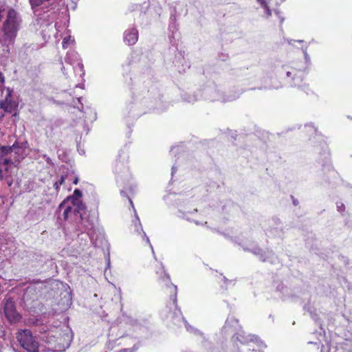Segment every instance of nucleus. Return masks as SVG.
Listing matches in <instances>:
<instances>
[{
  "label": "nucleus",
  "instance_id": "f257e3e1",
  "mask_svg": "<svg viewBox=\"0 0 352 352\" xmlns=\"http://www.w3.org/2000/svg\"><path fill=\"white\" fill-rule=\"evenodd\" d=\"M82 194L78 189H75L73 195L67 197L59 205L58 210L59 214L58 219L64 221L72 219L73 216L78 217L80 220L78 222V226L82 231L87 232L90 240L94 245H97V241L101 233L96 228L93 220L87 217L85 204L83 203Z\"/></svg>",
  "mask_w": 352,
  "mask_h": 352
},
{
  "label": "nucleus",
  "instance_id": "f03ea898",
  "mask_svg": "<svg viewBox=\"0 0 352 352\" xmlns=\"http://www.w3.org/2000/svg\"><path fill=\"white\" fill-rule=\"evenodd\" d=\"M156 273L159 275L160 278L163 282H164V283L167 286L170 287V288L171 289V292L173 293V304L174 305L175 309L173 311L169 312V314L166 316V318H170L175 324L178 325V326H180L182 323H184L186 328V330L188 331H189L190 333H194L195 335H201V332L198 329L191 327L187 322V321L183 317L181 310L177 308V306L176 304L177 303V296H176L177 286L170 283V276L164 271V266L161 265L160 271H157Z\"/></svg>",
  "mask_w": 352,
  "mask_h": 352
},
{
  "label": "nucleus",
  "instance_id": "7ed1b4c3",
  "mask_svg": "<svg viewBox=\"0 0 352 352\" xmlns=\"http://www.w3.org/2000/svg\"><path fill=\"white\" fill-rule=\"evenodd\" d=\"M0 155L4 157L2 162L16 166L25 156V147L23 144L15 142L12 146H3L0 148Z\"/></svg>",
  "mask_w": 352,
  "mask_h": 352
},
{
  "label": "nucleus",
  "instance_id": "20e7f679",
  "mask_svg": "<svg viewBox=\"0 0 352 352\" xmlns=\"http://www.w3.org/2000/svg\"><path fill=\"white\" fill-rule=\"evenodd\" d=\"M292 63V65L285 66L283 67L286 76L291 79V86L298 87L306 91L309 90V86L302 83L303 77L305 74L306 67L302 63Z\"/></svg>",
  "mask_w": 352,
  "mask_h": 352
},
{
  "label": "nucleus",
  "instance_id": "39448f33",
  "mask_svg": "<svg viewBox=\"0 0 352 352\" xmlns=\"http://www.w3.org/2000/svg\"><path fill=\"white\" fill-rule=\"evenodd\" d=\"M16 338L21 347L28 352L45 351L43 346H40L36 337L29 329L20 330L16 334Z\"/></svg>",
  "mask_w": 352,
  "mask_h": 352
},
{
  "label": "nucleus",
  "instance_id": "423d86ee",
  "mask_svg": "<svg viewBox=\"0 0 352 352\" xmlns=\"http://www.w3.org/2000/svg\"><path fill=\"white\" fill-rule=\"evenodd\" d=\"M19 18L15 10L10 9L7 13V19L3 24V31L6 39L12 41L19 29Z\"/></svg>",
  "mask_w": 352,
  "mask_h": 352
},
{
  "label": "nucleus",
  "instance_id": "0eeeda50",
  "mask_svg": "<svg viewBox=\"0 0 352 352\" xmlns=\"http://www.w3.org/2000/svg\"><path fill=\"white\" fill-rule=\"evenodd\" d=\"M243 92V91L242 89H239L234 95H229L227 96L226 98H221L220 92L217 89V87L212 85L204 88L203 94L206 98V100L211 101L220 100L221 102H230L239 98Z\"/></svg>",
  "mask_w": 352,
  "mask_h": 352
},
{
  "label": "nucleus",
  "instance_id": "6e6552de",
  "mask_svg": "<svg viewBox=\"0 0 352 352\" xmlns=\"http://www.w3.org/2000/svg\"><path fill=\"white\" fill-rule=\"evenodd\" d=\"M321 352H352V340L345 339L338 342L331 340L325 344H322Z\"/></svg>",
  "mask_w": 352,
  "mask_h": 352
},
{
  "label": "nucleus",
  "instance_id": "1a4fd4ad",
  "mask_svg": "<svg viewBox=\"0 0 352 352\" xmlns=\"http://www.w3.org/2000/svg\"><path fill=\"white\" fill-rule=\"evenodd\" d=\"M65 60L66 63L73 66L76 76L79 75L80 78L82 80L83 76L85 75V71L82 63L79 58L78 54L74 51H69L67 53Z\"/></svg>",
  "mask_w": 352,
  "mask_h": 352
},
{
  "label": "nucleus",
  "instance_id": "9d476101",
  "mask_svg": "<svg viewBox=\"0 0 352 352\" xmlns=\"http://www.w3.org/2000/svg\"><path fill=\"white\" fill-rule=\"evenodd\" d=\"M63 342H62V338H56L54 339H52L51 340H48V347L47 352H54L56 351H62L65 348H67L69 345V342L72 340V336L69 333H65L63 336Z\"/></svg>",
  "mask_w": 352,
  "mask_h": 352
},
{
  "label": "nucleus",
  "instance_id": "9b49d317",
  "mask_svg": "<svg viewBox=\"0 0 352 352\" xmlns=\"http://www.w3.org/2000/svg\"><path fill=\"white\" fill-rule=\"evenodd\" d=\"M12 98V91L10 89H7L5 100L0 101V107L5 112L12 113L13 116H15L16 114L18 103Z\"/></svg>",
  "mask_w": 352,
  "mask_h": 352
},
{
  "label": "nucleus",
  "instance_id": "f8f14e48",
  "mask_svg": "<svg viewBox=\"0 0 352 352\" xmlns=\"http://www.w3.org/2000/svg\"><path fill=\"white\" fill-rule=\"evenodd\" d=\"M129 200L130 204L133 207L134 212H135V219H133L132 221V226L133 227L135 232L138 234H142L143 239H144L146 241V242L148 244H149V245L151 248L153 254H155L154 250H153V248L150 242V240H149L148 237L146 236V233L143 231L142 226L140 223V219L137 214V212H136L135 209L134 208L133 203L131 199H129Z\"/></svg>",
  "mask_w": 352,
  "mask_h": 352
},
{
  "label": "nucleus",
  "instance_id": "ddd939ff",
  "mask_svg": "<svg viewBox=\"0 0 352 352\" xmlns=\"http://www.w3.org/2000/svg\"><path fill=\"white\" fill-rule=\"evenodd\" d=\"M4 313L7 319L12 323L17 322L21 319L20 314L16 311L12 301H7L4 306Z\"/></svg>",
  "mask_w": 352,
  "mask_h": 352
},
{
  "label": "nucleus",
  "instance_id": "4468645a",
  "mask_svg": "<svg viewBox=\"0 0 352 352\" xmlns=\"http://www.w3.org/2000/svg\"><path fill=\"white\" fill-rule=\"evenodd\" d=\"M0 167V179L5 180L6 184L10 186L13 183V179L12 177V174L13 173V170L16 169V166H14L12 164H8L3 163Z\"/></svg>",
  "mask_w": 352,
  "mask_h": 352
},
{
  "label": "nucleus",
  "instance_id": "2eb2a0df",
  "mask_svg": "<svg viewBox=\"0 0 352 352\" xmlns=\"http://www.w3.org/2000/svg\"><path fill=\"white\" fill-rule=\"evenodd\" d=\"M236 339L239 340L242 344H246L249 341L250 342H260V346L265 347V344L261 340H259L258 338L255 335H248L245 336V332L243 330H239V331L236 335Z\"/></svg>",
  "mask_w": 352,
  "mask_h": 352
},
{
  "label": "nucleus",
  "instance_id": "dca6fc26",
  "mask_svg": "<svg viewBox=\"0 0 352 352\" xmlns=\"http://www.w3.org/2000/svg\"><path fill=\"white\" fill-rule=\"evenodd\" d=\"M245 250L251 251L254 254L257 256L258 258L263 261H269L273 262L274 254L270 251H267L263 252V250L258 247H254L252 249L250 250L248 248H244Z\"/></svg>",
  "mask_w": 352,
  "mask_h": 352
},
{
  "label": "nucleus",
  "instance_id": "f3484780",
  "mask_svg": "<svg viewBox=\"0 0 352 352\" xmlns=\"http://www.w3.org/2000/svg\"><path fill=\"white\" fill-rule=\"evenodd\" d=\"M138 32L136 28H131L124 33V41L129 45H133L138 41Z\"/></svg>",
  "mask_w": 352,
  "mask_h": 352
},
{
  "label": "nucleus",
  "instance_id": "a211bd4d",
  "mask_svg": "<svg viewBox=\"0 0 352 352\" xmlns=\"http://www.w3.org/2000/svg\"><path fill=\"white\" fill-rule=\"evenodd\" d=\"M168 30L170 32V34L169 36L170 42L173 43L176 40H177L179 37V34L177 32V24L176 23V17L173 14H171L170 17V24L168 26Z\"/></svg>",
  "mask_w": 352,
  "mask_h": 352
},
{
  "label": "nucleus",
  "instance_id": "6ab92c4d",
  "mask_svg": "<svg viewBox=\"0 0 352 352\" xmlns=\"http://www.w3.org/2000/svg\"><path fill=\"white\" fill-rule=\"evenodd\" d=\"M256 2L264 10L263 17L269 19L272 16V10L269 7L270 0H256Z\"/></svg>",
  "mask_w": 352,
  "mask_h": 352
},
{
  "label": "nucleus",
  "instance_id": "aec40b11",
  "mask_svg": "<svg viewBox=\"0 0 352 352\" xmlns=\"http://www.w3.org/2000/svg\"><path fill=\"white\" fill-rule=\"evenodd\" d=\"M176 205L177 207H179V209H178V214H177V216L180 218H183V219H186L187 221H192L189 217H188V214H192V212H191L190 210H186V208H184L182 203L179 202V203H176Z\"/></svg>",
  "mask_w": 352,
  "mask_h": 352
},
{
  "label": "nucleus",
  "instance_id": "412c9836",
  "mask_svg": "<svg viewBox=\"0 0 352 352\" xmlns=\"http://www.w3.org/2000/svg\"><path fill=\"white\" fill-rule=\"evenodd\" d=\"M74 43V39L71 36H66L63 38L62 45L64 49H67L69 46L73 45Z\"/></svg>",
  "mask_w": 352,
  "mask_h": 352
},
{
  "label": "nucleus",
  "instance_id": "4be33fe9",
  "mask_svg": "<svg viewBox=\"0 0 352 352\" xmlns=\"http://www.w3.org/2000/svg\"><path fill=\"white\" fill-rule=\"evenodd\" d=\"M65 177L62 175L60 179H58L57 181H56L54 183V188L56 189V190L58 192L59 190V188L60 186L63 184V183L65 182Z\"/></svg>",
  "mask_w": 352,
  "mask_h": 352
},
{
  "label": "nucleus",
  "instance_id": "5701e85b",
  "mask_svg": "<svg viewBox=\"0 0 352 352\" xmlns=\"http://www.w3.org/2000/svg\"><path fill=\"white\" fill-rule=\"evenodd\" d=\"M307 48H308L307 46H303L301 47V50L304 54L305 60L306 63L309 64L311 62V60H310V57L307 53Z\"/></svg>",
  "mask_w": 352,
  "mask_h": 352
},
{
  "label": "nucleus",
  "instance_id": "b1692460",
  "mask_svg": "<svg viewBox=\"0 0 352 352\" xmlns=\"http://www.w3.org/2000/svg\"><path fill=\"white\" fill-rule=\"evenodd\" d=\"M324 339V336L322 335L321 333H319V337L318 338V342H314V341H309V344H314L316 345H319V344L322 342V340Z\"/></svg>",
  "mask_w": 352,
  "mask_h": 352
},
{
  "label": "nucleus",
  "instance_id": "393cba45",
  "mask_svg": "<svg viewBox=\"0 0 352 352\" xmlns=\"http://www.w3.org/2000/svg\"><path fill=\"white\" fill-rule=\"evenodd\" d=\"M336 207H337V210L339 212H343L344 211V210H345V206L342 202H337L336 203Z\"/></svg>",
  "mask_w": 352,
  "mask_h": 352
},
{
  "label": "nucleus",
  "instance_id": "a878e982",
  "mask_svg": "<svg viewBox=\"0 0 352 352\" xmlns=\"http://www.w3.org/2000/svg\"><path fill=\"white\" fill-rule=\"evenodd\" d=\"M233 322H234V323L237 324V323H238V320H236L235 318H232H232H228V319L227 320V321H226V324L228 325V324H229L230 323H233Z\"/></svg>",
  "mask_w": 352,
  "mask_h": 352
},
{
  "label": "nucleus",
  "instance_id": "bb28decb",
  "mask_svg": "<svg viewBox=\"0 0 352 352\" xmlns=\"http://www.w3.org/2000/svg\"><path fill=\"white\" fill-rule=\"evenodd\" d=\"M294 42H298L302 43L304 42L303 40H287V43L289 45H293Z\"/></svg>",
  "mask_w": 352,
  "mask_h": 352
},
{
  "label": "nucleus",
  "instance_id": "cd10ccee",
  "mask_svg": "<svg viewBox=\"0 0 352 352\" xmlns=\"http://www.w3.org/2000/svg\"><path fill=\"white\" fill-rule=\"evenodd\" d=\"M193 222L197 225V226H203V225H206L207 224V221H205L204 223H202V222H199V221H193Z\"/></svg>",
  "mask_w": 352,
  "mask_h": 352
},
{
  "label": "nucleus",
  "instance_id": "c85d7f7f",
  "mask_svg": "<svg viewBox=\"0 0 352 352\" xmlns=\"http://www.w3.org/2000/svg\"><path fill=\"white\" fill-rule=\"evenodd\" d=\"M3 82H4V78L1 74H0V88L3 85Z\"/></svg>",
  "mask_w": 352,
  "mask_h": 352
},
{
  "label": "nucleus",
  "instance_id": "c756f323",
  "mask_svg": "<svg viewBox=\"0 0 352 352\" xmlns=\"http://www.w3.org/2000/svg\"><path fill=\"white\" fill-rule=\"evenodd\" d=\"M123 172H124V175H126V177H128L129 175V170H128V168L126 167L124 168V171Z\"/></svg>",
  "mask_w": 352,
  "mask_h": 352
},
{
  "label": "nucleus",
  "instance_id": "7c9ffc66",
  "mask_svg": "<svg viewBox=\"0 0 352 352\" xmlns=\"http://www.w3.org/2000/svg\"><path fill=\"white\" fill-rule=\"evenodd\" d=\"M275 13L276 14V15L278 16V18L280 19V22L283 23V19L280 18V12L278 10H276L275 11Z\"/></svg>",
  "mask_w": 352,
  "mask_h": 352
},
{
  "label": "nucleus",
  "instance_id": "2f4dec72",
  "mask_svg": "<svg viewBox=\"0 0 352 352\" xmlns=\"http://www.w3.org/2000/svg\"><path fill=\"white\" fill-rule=\"evenodd\" d=\"M78 177H76L74 178V181H73V183H74V184H78Z\"/></svg>",
  "mask_w": 352,
  "mask_h": 352
},
{
  "label": "nucleus",
  "instance_id": "473e14b6",
  "mask_svg": "<svg viewBox=\"0 0 352 352\" xmlns=\"http://www.w3.org/2000/svg\"><path fill=\"white\" fill-rule=\"evenodd\" d=\"M223 279L224 280L225 283H232V280H228L225 276L223 277Z\"/></svg>",
  "mask_w": 352,
  "mask_h": 352
},
{
  "label": "nucleus",
  "instance_id": "72a5a7b5",
  "mask_svg": "<svg viewBox=\"0 0 352 352\" xmlns=\"http://www.w3.org/2000/svg\"><path fill=\"white\" fill-rule=\"evenodd\" d=\"M120 193H121L122 196H123V197H127V195H126V194L125 193V192H124V191L121 190Z\"/></svg>",
  "mask_w": 352,
  "mask_h": 352
},
{
  "label": "nucleus",
  "instance_id": "f704fd0d",
  "mask_svg": "<svg viewBox=\"0 0 352 352\" xmlns=\"http://www.w3.org/2000/svg\"><path fill=\"white\" fill-rule=\"evenodd\" d=\"M129 349H124L119 351L118 352H129Z\"/></svg>",
  "mask_w": 352,
  "mask_h": 352
},
{
  "label": "nucleus",
  "instance_id": "c9c22d12",
  "mask_svg": "<svg viewBox=\"0 0 352 352\" xmlns=\"http://www.w3.org/2000/svg\"><path fill=\"white\" fill-rule=\"evenodd\" d=\"M178 149H179V148H178V147H173V148H171V152H174V151H175V150H177V151Z\"/></svg>",
  "mask_w": 352,
  "mask_h": 352
},
{
  "label": "nucleus",
  "instance_id": "e433bc0d",
  "mask_svg": "<svg viewBox=\"0 0 352 352\" xmlns=\"http://www.w3.org/2000/svg\"><path fill=\"white\" fill-rule=\"evenodd\" d=\"M45 157H46V160H47V163L50 164L51 163L50 159L49 157H46L45 155Z\"/></svg>",
  "mask_w": 352,
  "mask_h": 352
},
{
  "label": "nucleus",
  "instance_id": "4c0bfd02",
  "mask_svg": "<svg viewBox=\"0 0 352 352\" xmlns=\"http://www.w3.org/2000/svg\"><path fill=\"white\" fill-rule=\"evenodd\" d=\"M118 165H117V166L116 168V172L117 174H120V171L118 170Z\"/></svg>",
  "mask_w": 352,
  "mask_h": 352
},
{
  "label": "nucleus",
  "instance_id": "58836bf2",
  "mask_svg": "<svg viewBox=\"0 0 352 352\" xmlns=\"http://www.w3.org/2000/svg\"><path fill=\"white\" fill-rule=\"evenodd\" d=\"M175 171V166H173L172 167V175L173 174V173H174Z\"/></svg>",
  "mask_w": 352,
  "mask_h": 352
},
{
  "label": "nucleus",
  "instance_id": "ea45409f",
  "mask_svg": "<svg viewBox=\"0 0 352 352\" xmlns=\"http://www.w3.org/2000/svg\"><path fill=\"white\" fill-rule=\"evenodd\" d=\"M195 100H196V99H190V100H188V102H194Z\"/></svg>",
  "mask_w": 352,
  "mask_h": 352
},
{
  "label": "nucleus",
  "instance_id": "a19ab883",
  "mask_svg": "<svg viewBox=\"0 0 352 352\" xmlns=\"http://www.w3.org/2000/svg\"><path fill=\"white\" fill-rule=\"evenodd\" d=\"M61 70L63 71V73L64 74H65V67H64V66H62V67H61Z\"/></svg>",
  "mask_w": 352,
  "mask_h": 352
},
{
  "label": "nucleus",
  "instance_id": "79ce46f5",
  "mask_svg": "<svg viewBox=\"0 0 352 352\" xmlns=\"http://www.w3.org/2000/svg\"><path fill=\"white\" fill-rule=\"evenodd\" d=\"M328 157H329V153H325L324 158L328 159Z\"/></svg>",
  "mask_w": 352,
  "mask_h": 352
},
{
  "label": "nucleus",
  "instance_id": "37998d69",
  "mask_svg": "<svg viewBox=\"0 0 352 352\" xmlns=\"http://www.w3.org/2000/svg\"><path fill=\"white\" fill-rule=\"evenodd\" d=\"M76 87H80V88H82V87L81 86V85H80V84H78V85H76Z\"/></svg>",
  "mask_w": 352,
  "mask_h": 352
},
{
  "label": "nucleus",
  "instance_id": "c03bdc74",
  "mask_svg": "<svg viewBox=\"0 0 352 352\" xmlns=\"http://www.w3.org/2000/svg\"><path fill=\"white\" fill-rule=\"evenodd\" d=\"M109 265H110V261H109V260H108V262H107V266L109 267Z\"/></svg>",
  "mask_w": 352,
  "mask_h": 352
},
{
  "label": "nucleus",
  "instance_id": "a18cd8bd",
  "mask_svg": "<svg viewBox=\"0 0 352 352\" xmlns=\"http://www.w3.org/2000/svg\"><path fill=\"white\" fill-rule=\"evenodd\" d=\"M81 99H82L81 98H78V100L80 102Z\"/></svg>",
  "mask_w": 352,
  "mask_h": 352
},
{
  "label": "nucleus",
  "instance_id": "49530a36",
  "mask_svg": "<svg viewBox=\"0 0 352 352\" xmlns=\"http://www.w3.org/2000/svg\"><path fill=\"white\" fill-rule=\"evenodd\" d=\"M2 117H3V115H1V116H0V119H1Z\"/></svg>",
  "mask_w": 352,
  "mask_h": 352
}]
</instances>
